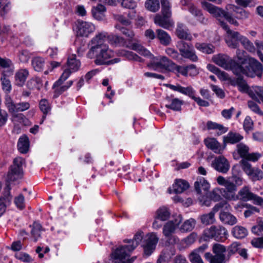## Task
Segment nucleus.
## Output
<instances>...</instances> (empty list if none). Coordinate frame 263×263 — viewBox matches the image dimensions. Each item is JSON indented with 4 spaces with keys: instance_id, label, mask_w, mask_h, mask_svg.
Returning <instances> with one entry per match:
<instances>
[{
    "instance_id": "423d86ee",
    "label": "nucleus",
    "mask_w": 263,
    "mask_h": 263,
    "mask_svg": "<svg viewBox=\"0 0 263 263\" xmlns=\"http://www.w3.org/2000/svg\"><path fill=\"white\" fill-rule=\"evenodd\" d=\"M166 86L167 87L173 91L179 92L191 98L199 106L207 107L210 105L208 101L201 99L200 97H196L195 96V90L191 86L185 87L181 86L179 84H176V85L168 84H166Z\"/></svg>"
},
{
    "instance_id": "1a4fd4ad",
    "label": "nucleus",
    "mask_w": 263,
    "mask_h": 263,
    "mask_svg": "<svg viewBox=\"0 0 263 263\" xmlns=\"http://www.w3.org/2000/svg\"><path fill=\"white\" fill-rule=\"evenodd\" d=\"M216 180L219 185L225 187L224 189H221L223 194V197L224 198L229 200H238V197H237L235 195L237 188L233 182L226 179L221 176H218Z\"/></svg>"
},
{
    "instance_id": "49530a36",
    "label": "nucleus",
    "mask_w": 263,
    "mask_h": 263,
    "mask_svg": "<svg viewBox=\"0 0 263 263\" xmlns=\"http://www.w3.org/2000/svg\"><path fill=\"white\" fill-rule=\"evenodd\" d=\"M232 234L235 237L241 239L247 235L248 231L243 227L236 226L233 228Z\"/></svg>"
},
{
    "instance_id": "6e6552de",
    "label": "nucleus",
    "mask_w": 263,
    "mask_h": 263,
    "mask_svg": "<svg viewBox=\"0 0 263 263\" xmlns=\"http://www.w3.org/2000/svg\"><path fill=\"white\" fill-rule=\"evenodd\" d=\"M248 66L245 69L242 65H240L241 71V74H245L248 77L253 78L256 76L260 77L263 72V67L260 63L253 58H249L248 59Z\"/></svg>"
},
{
    "instance_id": "37998d69",
    "label": "nucleus",
    "mask_w": 263,
    "mask_h": 263,
    "mask_svg": "<svg viewBox=\"0 0 263 263\" xmlns=\"http://www.w3.org/2000/svg\"><path fill=\"white\" fill-rule=\"evenodd\" d=\"M206 127L208 130H218V135H221L228 131V128L224 127L222 124L211 121H208L207 122Z\"/></svg>"
},
{
    "instance_id": "680f3d73",
    "label": "nucleus",
    "mask_w": 263,
    "mask_h": 263,
    "mask_svg": "<svg viewBox=\"0 0 263 263\" xmlns=\"http://www.w3.org/2000/svg\"><path fill=\"white\" fill-rule=\"evenodd\" d=\"M254 92L256 98H252V99L257 101L259 103H263V86H256L252 89Z\"/></svg>"
},
{
    "instance_id": "4d7b16f0",
    "label": "nucleus",
    "mask_w": 263,
    "mask_h": 263,
    "mask_svg": "<svg viewBox=\"0 0 263 263\" xmlns=\"http://www.w3.org/2000/svg\"><path fill=\"white\" fill-rule=\"evenodd\" d=\"M118 54L120 56L125 57L129 60H133L138 62H143V60L136 54L132 51L121 50Z\"/></svg>"
},
{
    "instance_id": "e433bc0d",
    "label": "nucleus",
    "mask_w": 263,
    "mask_h": 263,
    "mask_svg": "<svg viewBox=\"0 0 263 263\" xmlns=\"http://www.w3.org/2000/svg\"><path fill=\"white\" fill-rule=\"evenodd\" d=\"M243 136L239 133L229 132L223 137V142L224 145L227 143L235 144L241 141Z\"/></svg>"
},
{
    "instance_id": "0e129e2a",
    "label": "nucleus",
    "mask_w": 263,
    "mask_h": 263,
    "mask_svg": "<svg viewBox=\"0 0 263 263\" xmlns=\"http://www.w3.org/2000/svg\"><path fill=\"white\" fill-rule=\"evenodd\" d=\"M40 108L44 114L43 118L50 111L51 108L48 101L46 99H42L40 102Z\"/></svg>"
},
{
    "instance_id": "b1692460",
    "label": "nucleus",
    "mask_w": 263,
    "mask_h": 263,
    "mask_svg": "<svg viewBox=\"0 0 263 263\" xmlns=\"http://www.w3.org/2000/svg\"><path fill=\"white\" fill-rule=\"evenodd\" d=\"M204 143L208 148L212 150L215 153L217 154H222L225 148L224 146H222L221 144L214 138H207L205 139Z\"/></svg>"
},
{
    "instance_id": "a19ab883",
    "label": "nucleus",
    "mask_w": 263,
    "mask_h": 263,
    "mask_svg": "<svg viewBox=\"0 0 263 263\" xmlns=\"http://www.w3.org/2000/svg\"><path fill=\"white\" fill-rule=\"evenodd\" d=\"M29 139L26 136L21 137L17 143V147L20 152L23 154L26 153L29 149Z\"/></svg>"
},
{
    "instance_id": "4c0bfd02",
    "label": "nucleus",
    "mask_w": 263,
    "mask_h": 263,
    "mask_svg": "<svg viewBox=\"0 0 263 263\" xmlns=\"http://www.w3.org/2000/svg\"><path fill=\"white\" fill-rule=\"evenodd\" d=\"M157 37L160 43L164 46L170 44L172 39L170 35L165 31L158 29L156 30Z\"/></svg>"
},
{
    "instance_id": "79ce46f5",
    "label": "nucleus",
    "mask_w": 263,
    "mask_h": 263,
    "mask_svg": "<svg viewBox=\"0 0 263 263\" xmlns=\"http://www.w3.org/2000/svg\"><path fill=\"white\" fill-rule=\"evenodd\" d=\"M130 49L137 51L140 54L150 58L151 61L154 57L148 50L138 43H134L130 45Z\"/></svg>"
},
{
    "instance_id": "69168bd1",
    "label": "nucleus",
    "mask_w": 263,
    "mask_h": 263,
    "mask_svg": "<svg viewBox=\"0 0 263 263\" xmlns=\"http://www.w3.org/2000/svg\"><path fill=\"white\" fill-rule=\"evenodd\" d=\"M237 149L240 156L245 159L248 155L249 151V147L242 143L237 144Z\"/></svg>"
},
{
    "instance_id": "f03ea898",
    "label": "nucleus",
    "mask_w": 263,
    "mask_h": 263,
    "mask_svg": "<svg viewBox=\"0 0 263 263\" xmlns=\"http://www.w3.org/2000/svg\"><path fill=\"white\" fill-rule=\"evenodd\" d=\"M66 68L62 73L60 78L52 86L53 89V98H57L64 92L67 90L73 84V81H69L63 85L64 82L69 77L71 73L78 71L80 66L81 63L76 59V55H70L67 61Z\"/></svg>"
},
{
    "instance_id": "8fccbe9b",
    "label": "nucleus",
    "mask_w": 263,
    "mask_h": 263,
    "mask_svg": "<svg viewBox=\"0 0 263 263\" xmlns=\"http://www.w3.org/2000/svg\"><path fill=\"white\" fill-rule=\"evenodd\" d=\"M171 72H174L178 76L181 74L184 77H187V66L178 65L174 62Z\"/></svg>"
},
{
    "instance_id": "412c9836",
    "label": "nucleus",
    "mask_w": 263,
    "mask_h": 263,
    "mask_svg": "<svg viewBox=\"0 0 263 263\" xmlns=\"http://www.w3.org/2000/svg\"><path fill=\"white\" fill-rule=\"evenodd\" d=\"M11 187L7 184L4 189L3 195L0 197V216L5 212L6 206L11 203L12 196L10 194Z\"/></svg>"
},
{
    "instance_id": "bf43d9fd",
    "label": "nucleus",
    "mask_w": 263,
    "mask_h": 263,
    "mask_svg": "<svg viewBox=\"0 0 263 263\" xmlns=\"http://www.w3.org/2000/svg\"><path fill=\"white\" fill-rule=\"evenodd\" d=\"M240 39V43L246 50L250 52H255L256 49L253 44L246 36H242Z\"/></svg>"
},
{
    "instance_id": "603ef678",
    "label": "nucleus",
    "mask_w": 263,
    "mask_h": 263,
    "mask_svg": "<svg viewBox=\"0 0 263 263\" xmlns=\"http://www.w3.org/2000/svg\"><path fill=\"white\" fill-rule=\"evenodd\" d=\"M31 64L35 71H41L44 66L45 61L42 58L37 57L32 60Z\"/></svg>"
},
{
    "instance_id": "c9c22d12",
    "label": "nucleus",
    "mask_w": 263,
    "mask_h": 263,
    "mask_svg": "<svg viewBox=\"0 0 263 263\" xmlns=\"http://www.w3.org/2000/svg\"><path fill=\"white\" fill-rule=\"evenodd\" d=\"M11 75H6L4 73H1L0 80L2 84V87L3 91L6 93L5 98L7 96H10L9 93L12 90V85L10 80L8 78Z\"/></svg>"
},
{
    "instance_id": "20e7f679",
    "label": "nucleus",
    "mask_w": 263,
    "mask_h": 263,
    "mask_svg": "<svg viewBox=\"0 0 263 263\" xmlns=\"http://www.w3.org/2000/svg\"><path fill=\"white\" fill-rule=\"evenodd\" d=\"M203 9L206 10L211 15L215 17L218 22V24L222 28L223 24H227L223 20L224 18L229 23L234 26H238V22L232 17V13H229V11H226L221 8L216 6L207 2H202Z\"/></svg>"
},
{
    "instance_id": "a211bd4d",
    "label": "nucleus",
    "mask_w": 263,
    "mask_h": 263,
    "mask_svg": "<svg viewBox=\"0 0 263 263\" xmlns=\"http://www.w3.org/2000/svg\"><path fill=\"white\" fill-rule=\"evenodd\" d=\"M222 28L224 29L228 36L226 39V42L229 47L232 48H236L238 46V42H240V38L242 35H240L238 32L233 31L229 29L227 24H222Z\"/></svg>"
},
{
    "instance_id": "9d476101",
    "label": "nucleus",
    "mask_w": 263,
    "mask_h": 263,
    "mask_svg": "<svg viewBox=\"0 0 263 263\" xmlns=\"http://www.w3.org/2000/svg\"><path fill=\"white\" fill-rule=\"evenodd\" d=\"M176 46L181 55L184 59H189L193 62L198 61V57L191 43L180 41L177 42Z\"/></svg>"
},
{
    "instance_id": "bb28decb",
    "label": "nucleus",
    "mask_w": 263,
    "mask_h": 263,
    "mask_svg": "<svg viewBox=\"0 0 263 263\" xmlns=\"http://www.w3.org/2000/svg\"><path fill=\"white\" fill-rule=\"evenodd\" d=\"M0 67L4 69L1 74L4 73L6 75H12L14 72V64L12 61L8 58H3L0 57Z\"/></svg>"
},
{
    "instance_id": "a18cd8bd",
    "label": "nucleus",
    "mask_w": 263,
    "mask_h": 263,
    "mask_svg": "<svg viewBox=\"0 0 263 263\" xmlns=\"http://www.w3.org/2000/svg\"><path fill=\"white\" fill-rule=\"evenodd\" d=\"M144 6L147 10L152 12H156L160 9V2L159 0H146Z\"/></svg>"
},
{
    "instance_id": "13d9d810",
    "label": "nucleus",
    "mask_w": 263,
    "mask_h": 263,
    "mask_svg": "<svg viewBox=\"0 0 263 263\" xmlns=\"http://www.w3.org/2000/svg\"><path fill=\"white\" fill-rule=\"evenodd\" d=\"M31 55V53L26 49L21 50L17 53L20 62L23 63H28Z\"/></svg>"
},
{
    "instance_id": "72a5a7b5",
    "label": "nucleus",
    "mask_w": 263,
    "mask_h": 263,
    "mask_svg": "<svg viewBox=\"0 0 263 263\" xmlns=\"http://www.w3.org/2000/svg\"><path fill=\"white\" fill-rule=\"evenodd\" d=\"M254 194L251 192L249 186H245L239 190L236 196L238 197V199L243 201H248L252 199Z\"/></svg>"
},
{
    "instance_id": "f3484780",
    "label": "nucleus",
    "mask_w": 263,
    "mask_h": 263,
    "mask_svg": "<svg viewBox=\"0 0 263 263\" xmlns=\"http://www.w3.org/2000/svg\"><path fill=\"white\" fill-rule=\"evenodd\" d=\"M104 35V37H102L104 41H107L110 45L115 47H126L130 49V43L127 42L126 40L122 36L115 34H109L106 32H101L98 33Z\"/></svg>"
},
{
    "instance_id": "ddd939ff",
    "label": "nucleus",
    "mask_w": 263,
    "mask_h": 263,
    "mask_svg": "<svg viewBox=\"0 0 263 263\" xmlns=\"http://www.w3.org/2000/svg\"><path fill=\"white\" fill-rule=\"evenodd\" d=\"M24 163L25 160L22 157H16L13 160V164L8 174V180L13 181L22 177L23 165Z\"/></svg>"
},
{
    "instance_id": "f8f14e48",
    "label": "nucleus",
    "mask_w": 263,
    "mask_h": 263,
    "mask_svg": "<svg viewBox=\"0 0 263 263\" xmlns=\"http://www.w3.org/2000/svg\"><path fill=\"white\" fill-rule=\"evenodd\" d=\"M241 168L252 181L260 180L263 178V172L258 167H252L247 161L242 159L240 161Z\"/></svg>"
},
{
    "instance_id": "cd10ccee",
    "label": "nucleus",
    "mask_w": 263,
    "mask_h": 263,
    "mask_svg": "<svg viewBox=\"0 0 263 263\" xmlns=\"http://www.w3.org/2000/svg\"><path fill=\"white\" fill-rule=\"evenodd\" d=\"M171 17L157 14L154 18V23L163 28L168 29L174 24L172 20L170 19Z\"/></svg>"
},
{
    "instance_id": "c756f323",
    "label": "nucleus",
    "mask_w": 263,
    "mask_h": 263,
    "mask_svg": "<svg viewBox=\"0 0 263 263\" xmlns=\"http://www.w3.org/2000/svg\"><path fill=\"white\" fill-rule=\"evenodd\" d=\"M237 86L240 91L248 93L251 98H256L252 89L249 87L246 82L241 76L237 77Z\"/></svg>"
},
{
    "instance_id": "4468645a",
    "label": "nucleus",
    "mask_w": 263,
    "mask_h": 263,
    "mask_svg": "<svg viewBox=\"0 0 263 263\" xmlns=\"http://www.w3.org/2000/svg\"><path fill=\"white\" fill-rule=\"evenodd\" d=\"M5 104L10 114L23 112L29 109L30 104L28 102H20L15 103L10 96L5 98Z\"/></svg>"
},
{
    "instance_id": "7ed1b4c3",
    "label": "nucleus",
    "mask_w": 263,
    "mask_h": 263,
    "mask_svg": "<svg viewBox=\"0 0 263 263\" xmlns=\"http://www.w3.org/2000/svg\"><path fill=\"white\" fill-rule=\"evenodd\" d=\"M143 237V233L138 231L135 235L133 239L125 240L124 242L128 245L123 246L118 249L112 254V258L115 263H132L130 260H125L129 256L130 253L138 246Z\"/></svg>"
},
{
    "instance_id": "052dcab7",
    "label": "nucleus",
    "mask_w": 263,
    "mask_h": 263,
    "mask_svg": "<svg viewBox=\"0 0 263 263\" xmlns=\"http://www.w3.org/2000/svg\"><path fill=\"white\" fill-rule=\"evenodd\" d=\"M195 224L196 221L194 219L191 218L184 221L180 229L183 232L191 231L193 229Z\"/></svg>"
},
{
    "instance_id": "2f4dec72",
    "label": "nucleus",
    "mask_w": 263,
    "mask_h": 263,
    "mask_svg": "<svg viewBox=\"0 0 263 263\" xmlns=\"http://www.w3.org/2000/svg\"><path fill=\"white\" fill-rule=\"evenodd\" d=\"M165 101V107L175 111L180 110L183 104L182 100L178 98H171L170 97H166Z\"/></svg>"
},
{
    "instance_id": "393cba45",
    "label": "nucleus",
    "mask_w": 263,
    "mask_h": 263,
    "mask_svg": "<svg viewBox=\"0 0 263 263\" xmlns=\"http://www.w3.org/2000/svg\"><path fill=\"white\" fill-rule=\"evenodd\" d=\"M194 186L195 190L198 194L206 195L210 184L204 178L200 177L197 179L194 183Z\"/></svg>"
},
{
    "instance_id": "f704fd0d",
    "label": "nucleus",
    "mask_w": 263,
    "mask_h": 263,
    "mask_svg": "<svg viewBox=\"0 0 263 263\" xmlns=\"http://www.w3.org/2000/svg\"><path fill=\"white\" fill-rule=\"evenodd\" d=\"M106 10V8L104 5L98 4L97 6L92 7L91 9L92 15L95 19L101 21L104 20L105 17Z\"/></svg>"
},
{
    "instance_id": "5701e85b",
    "label": "nucleus",
    "mask_w": 263,
    "mask_h": 263,
    "mask_svg": "<svg viewBox=\"0 0 263 263\" xmlns=\"http://www.w3.org/2000/svg\"><path fill=\"white\" fill-rule=\"evenodd\" d=\"M229 11V13H232V17L237 19H246L249 17V13L244 9L234 5H228L226 8Z\"/></svg>"
},
{
    "instance_id": "473e14b6",
    "label": "nucleus",
    "mask_w": 263,
    "mask_h": 263,
    "mask_svg": "<svg viewBox=\"0 0 263 263\" xmlns=\"http://www.w3.org/2000/svg\"><path fill=\"white\" fill-rule=\"evenodd\" d=\"M219 219L224 224L233 226L237 223L236 218L230 213L221 211L219 213Z\"/></svg>"
},
{
    "instance_id": "9b49d317",
    "label": "nucleus",
    "mask_w": 263,
    "mask_h": 263,
    "mask_svg": "<svg viewBox=\"0 0 263 263\" xmlns=\"http://www.w3.org/2000/svg\"><path fill=\"white\" fill-rule=\"evenodd\" d=\"M174 62L165 56L153 57V60L147 66L154 70H166L171 71Z\"/></svg>"
},
{
    "instance_id": "58836bf2",
    "label": "nucleus",
    "mask_w": 263,
    "mask_h": 263,
    "mask_svg": "<svg viewBox=\"0 0 263 263\" xmlns=\"http://www.w3.org/2000/svg\"><path fill=\"white\" fill-rule=\"evenodd\" d=\"M189 187L187 181L182 179H177L173 184V187L175 193H181Z\"/></svg>"
},
{
    "instance_id": "c03bdc74",
    "label": "nucleus",
    "mask_w": 263,
    "mask_h": 263,
    "mask_svg": "<svg viewBox=\"0 0 263 263\" xmlns=\"http://www.w3.org/2000/svg\"><path fill=\"white\" fill-rule=\"evenodd\" d=\"M113 16L116 21L120 22L123 25L129 26L132 24V20L133 19L134 15L128 13V17H126L121 14H114Z\"/></svg>"
},
{
    "instance_id": "39448f33",
    "label": "nucleus",
    "mask_w": 263,
    "mask_h": 263,
    "mask_svg": "<svg viewBox=\"0 0 263 263\" xmlns=\"http://www.w3.org/2000/svg\"><path fill=\"white\" fill-rule=\"evenodd\" d=\"M214 63L226 70H231L233 72L238 76L241 71L240 65L234 59L226 54H218L212 58Z\"/></svg>"
},
{
    "instance_id": "6e6d98bb",
    "label": "nucleus",
    "mask_w": 263,
    "mask_h": 263,
    "mask_svg": "<svg viewBox=\"0 0 263 263\" xmlns=\"http://www.w3.org/2000/svg\"><path fill=\"white\" fill-rule=\"evenodd\" d=\"M42 86L41 80L38 78H32L29 80L27 83V87L30 90H39Z\"/></svg>"
},
{
    "instance_id": "0eeeda50",
    "label": "nucleus",
    "mask_w": 263,
    "mask_h": 263,
    "mask_svg": "<svg viewBox=\"0 0 263 263\" xmlns=\"http://www.w3.org/2000/svg\"><path fill=\"white\" fill-rule=\"evenodd\" d=\"M226 247L220 243H214L212 246L213 255L210 252L204 254V257L210 263H224Z\"/></svg>"
},
{
    "instance_id": "f257e3e1",
    "label": "nucleus",
    "mask_w": 263,
    "mask_h": 263,
    "mask_svg": "<svg viewBox=\"0 0 263 263\" xmlns=\"http://www.w3.org/2000/svg\"><path fill=\"white\" fill-rule=\"evenodd\" d=\"M97 34L91 40V47L87 53V58H95L97 65L113 64L120 61L119 58L108 60L114 56V52L109 49L108 45L105 44L102 37L105 36Z\"/></svg>"
},
{
    "instance_id": "de8ad7c7",
    "label": "nucleus",
    "mask_w": 263,
    "mask_h": 263,
    "mask_svg": "<svg viewBox=\"0 0 263 263\" xmlns=\"http://www.w3.org/2000/svg\"><path fill=\"white\" fill-rule=\"evenodd\" d=\"M170 216V212L166 207L160 208L157 211L156 216L157 219L160 221H166Z\"/></svg>"
},
{
    "instance_id": "2eb2a0df",
    "label": "nucleus",
    "mask_w": 263,
    "mask_h": 263,
    "mask_svg": "<svg viewBox=\"0 0 263 263\" xmlns=\"http://www.w3.org/2000/svg\"><path fill=\"white\" fill-rule=\"evenodd\" d=\"M231 206L226 201H222L216 204L212 209V211L208 214L201 215L200 217L202 224L208 225L213 223L215 221V214L221 209L229 210Z\"/></svg>"
},
{
    "instance_id": "864d4df0",
    "label": "nucleus",
    "mask_w": 263,
    "mask_h": 263,
    "mask_svg": "<svg viewBox=\"0 0 263 263\" xmlns=\"http://www.w3.org/2000/svg\"><path fill=\"white\" fill-rule=\"evenodd\" d=\"M215 226H212L210 228H206L203 232L201 239L203 241H209L210 239L214 240V229Z\"/></svg>"
},
{
    "instance_id": "774afa93",
    "label": "nucleus",
    "mask_w": 263,
    "mask_h": 263,
    "mask_svg": "<svg viewBox=\"0 0 263 263\" xmlns=\"http://www.w3.org/2000/svg\"><path fill=\"white\" fill-rule=\"evenodd\" d=\"M14 202L16 207L20 210H23L25 208V198L22 194L16 197Z\"/></svg>"
},
{
    "instance_id": "3c124183",
    "label": "nucleus",
    "mask_w": 263,
    "mask_h": 263,
    "mask_svg": "<svg viewBox=\"0 0 263 263\" xmlns=\"http://www.w3.org/2000/svg\"><path fill=\"white\" fill-rule=\"evenodd\" d=\"M162 14L165 17H171V4L168 0H161Z\"/></svg>"
},
{
    "instance_id": "6ab92c4d",
    "label": "nucleus",
    "mask_w": 263,
    "mask_h": 263,
    "mask_svg": "<svg viewBox=\"0 0 263 263\" xmlns=\"http://www.w3.org/2000/svg\"><path fill=\"white\" fill-rule=\"evenodd\" d=\"M95 26L91 23L85 21H78L76 24V31L77 36L87 37L94 32Z\"/></svg>"
},
{
    "instance_id": "a878e982",
    "label": "nucleus",
    "mask_w": 263,
    "mask_h": 263,
    "mask_svg": "<svg viewBox=\"0 0 263 263\" xmlns=\"http://www.w3.org/2000/svg\"><path fill=\"white\" fill-rule=\"evenodd\" d=\"M179 220L176 219L175 221H170L166 223L163 228V234L165 237H168L174 234L176 230L177 227L180 224L181 219L178 217Z\"/></svg>"
},
{
    "instance_id": "338daca9",
    "label": "nucleus",
    "mask_w": 263,
    "mask_h": 263,
    "mask_svg": "<svg viewBox=\"0 0 263 263\" xmlns=\"http://www.w3.org/2000/svg\"><path fill=\"white\" fill-rule=\"evenodd\" d=\"M223 194L221 189L215 188L210 193V197L212 200L218 201L221 199V195L223 196Z\"/></svg>"
},
{
    "instance_id": "ea45409f",
    "label": "nucleus",
    "mask_w": 263,
    "mask_h": 263,
    "mask_svg": "<svg viewBox=\"0 0 263 263\" xmlns=\"http://www.w3.org/2000/svg\"><path fill=\"white\" fill-rule=\"evenodd\" d=\"M195 48L205 54H212L215 51V47L210 44L196 43L195 45Z\"/></svg>"
},
{
    "instance_id": "e2e57ef3",
    "label": "nucleus",
    "mask_w": 263,
    "mask_h": 263,
    "mask_svg": "<svg viewBox=\"0 0 263 263\" xmlns=\"http://www.w3.org/2000/svg\"><path fill=\"white\" fill-rule=\"evenodd\" d=\"M115 28L120 30L124 35L129 38V40L133 41L135 36V33L133 30L121 27L120 25H115Z\"/></svg>"
},
{
    "instance_id": "c85d7f7f",
    "label": "nucleus",
    "mask_w": 263,
    "mask_h": 263,
    "mask_svg": "<svg viewBox=\"0 0 263 263\" xmlns=\"http://www.w3.org/2000/svg\"><path fill=\"white\" fill-rule=\"evenodd\" d=\"M176 33L178 37L182 40L191 41L193 39L189 29L181 23L177 24Z\"/></svg>"
},
{
    "instance_id": "4be33fe9",
    "label": "nucleus",
    "mask_w": 263,
    "mask_h": 263,
    "mask_svg": "<svg viewBox=\"0 0 263 263\" xmlns=\"http://www.w3.org/2000/svg\"><path fill=\"white\" fill-rule=\"evenodd\" d=\"M29 76V71L28 69L25 68L18 69L14 73L15 85L18 87L23 86Z\"/></svg>"
},
{
    "instance_id": "dca6fc26",
    "label": "nucleus",
    "mask_w": 263,
    "mask_h": 263,
    "mask_svg": "<svg viewBox=\"0 0 263 263\" xmlns=\"http://www.w3.org/2000/svg\"><path fill=\"white\" fill-rule=\"evenodd\" d=\"M159 241V237L157 234L152 232L147 234L145 237L143 245L144 254L149 256L154 251Z\"/></svg>"
},
{
    "instance_id": "7c9ffc66",
    "label": "nucleus",
    "mask_w": 263,
    "mask_h": 263,
    "mask_svg": "<svg viewBox=\"0 0 263 263\" xmlns=\"http://www.w3.org/2000/svg\"><path fill=\"white\" fill-rule=\"evenodd\" d=\"M214 229V240L217 241L223 242L225 241L228 235L227 230L221 226H215Z\"/></svg>"
},
{
    "instance_id": "5fc2aeb1",
    "label": "nucleus",
    "mask_w": 263,
    "mask_h": 263,
    "mask_svg": "<svg viewBox=\"0 0 263 263\" xmlns=\"http://www.w3.org/2000/svg\"><path fill=\"white\" fill-rule=\"evenodd\" d=\"M32 227L31 231V235L35 241H36L41 237L42 226L39 223L34 222Z\"/></svg>"
},
{
    "instance_id": "09e8293b",
    "label": "nucleus",
    "mask_w": 263,
    "mask_h": 263,
    "mask_svg": "<svg viewBox=\"0 0 263 263\" xmlns=\"http://www.w3.org/2000/svg\"><path fill=\"white\" fill-rule=\"evenodd\" d=\"M189 10L192 14L198 17V20L201 23L206 24L207 23L208 20L203 16L201 10L195 6L193 5H190Z\"/></svg>"
},
{
    "instance_id": "aec40b11",
    "label": "nucleus",
    "mask_w": 263,
    "mask_h": 263,
    "mask_svg": "<svg viewBox=\"0 0 263 263\" xmlns=\"http://www.w3.org/2000/svg\"><path fill=\"white\" fill-rule=\"evenodd\" d=\"M212 165L215 170L224 174L227 173L230 168L228 160L223 156L215 157Z\"/></svg>"
}]
</instances>
